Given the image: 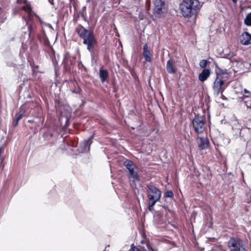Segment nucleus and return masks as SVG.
<instances>
[{
  "label": "nucleus",
  "instance_id": "f257e3e1",
  "mask_svg": "<svg viewBox=\"0 0 251 251\" xmlns=\"http://www.w3.org/2000/svg\"><path fill=\"white\" fill-rule=\"evenodd\" d=\"M77 32L79 36L83 39V43L87 46V50L90 52L92 59L94 60V49L98 42L93 32L82 27Z\"/></svg>",
  "mask_w": 251,
  "mask_h": 251
},
{
  "label": "nucleus",
  "instance_id": "f03ea898",
  "mask_svg": "<svg viewBox=\"0 0 251 251\" xmlns=\"http://www.w3.org/2000/svg\"><path fill=\"white\" fill-rule=\"evenodd\" d=\"M179 7L182 15L189 18L196 14L201 5L198 0H183Z\"/></svg>",
  "mask_w": 251,
  "mask_h": 251
},
{
  "label": "nucleus",
  "instance_id": "7ed1b4c3",
  "mask_svg": "<svg viewBox=\"0 0 251 251\" xmlns=\"http://www.w3.org/2000/svg\"><path fill=\"white\" fill-rule=\"evenodd\" d=\"M126 168L128 178L132 187L136 186V183L139 181V169L136 165L131 160H126L124 163Z\"/></svg>",
  "mask_w": 251,
  "mask_h": 251
},
{
  "label": "nucleus",
  "instance_id": "20e7f679",
  "mask_svg": "<svg viewBox=\"0 0 251 251\" xmlns=\"http://www.w3.org/2000/svg\"><path fill=\"white\" fill-rule=\"evenodd\" d=\"M21 14L22 15L23 18L25 20L26 25H27L29 36H30L34 28L32 22L34 16L30 6L28 4L26 3L25 5L22 7Z\"/></svg>",
  "mask_w": 251,
  "mask_h": 251
},
{
  "label": "nucleus",
  "instance_id": "39448f33",
  "mask_svg": "<svg viewBox=\"0 0 251 251\" xmlns=\"http://www.w3.org/2000/svg\"><path fill=\"white\" fill-rule=\"evenodd\" d=\"M229 251H247L245 242L238 238H231L227 242Z\"/></svg>",
  "mask_w": 251,
  "mask_h": 251
},
{
  "label": "nucleus",
  "instance_id": "423d86ee",
  "mask_svg": "<svg viewBox=\"0 0 251 251\" xmlns=\"http://www.w3.org/2000/svg\"><path fill=\"white\" fill-rule=\"evenodd\" d=\"M193 126L197 134L202 133L206 128V124L203 118L199 115L196 116L192 121Z\"/></svg>",
  "mask_w": 251,
  "mask_h": 251
},
{
  "label": "nucleus",
  "instance_id": "0eeeda50",
  "mask_svg": "<svg viewBox=\"0 0 251 251\" xmlns=\"http://www.w3.org/2000/svg\"><path fill=\"white\" fill-rule=\"evenodd\" d=\"M147 194L148 199H160L161 191L152 184L147 185Z\"/></svg>",
  "mask_w": 251,
  "mask_h": 251
},
{
  "label": "nucleus",
  "instance_id": "6e6552de",
  "mask_svg": "<svg viewBox=\"0 0 251 251\" xmlns=\"http://www.w3.org/2000/svg\"><path fill=\"white\" fill-rule=\"evenodd\" d=\"M154 4L153 14L156 17H161L163 15L165 7L166 0H153Z\"/></svg>",
  "mask_w": 251,
  "mask_h": 251
},
{
  "label": "nucleus",
  "instance_id": "1a4fd4ad",
  "mask_svg": "<svg viewBox=\"0 0 251 251\" xmlns=\"http://www.w3.org/2000/svg\"><path fill=\"white\" fill-rule=\"evenodd\" d=\"M222 74L217 75V77L214 82L213 89L214 94L218 95L220 93H222L224 90L223 85L225 82Z\"/></svg>",
  "mask_w": 251,
  "mask_h": 251
},
{
  "label": "nucleus",
  "instance_id": "9d476101",
  "mask_svg": "<svg viewBox=\"0 0 251 251\" xmlns=\"http://www.w3.org/2000/svg\"><path fill=\"white\" fill-rule=\"evenodd\" d=\"M93 136L90 137L88 139L84 140L80 144L79 151L81 152H86L89 151L90 146L92 143Z\"/></svg>",
  "mask_w": 251,
  "mask_h": 251
},
{
  "label": "nucleus",
  "instance_id": "9b49d317",
  "mask_svg": "<svg viewBox=\"0 0 251 251\" xmlns=\"http://www.w3.org/2000/svg\"><path fill=\"white\" fill-rule=\"evenodd\" d=\"M240 41L244 45L251 44V34L247 32H243L240 37Z\"/></svg>",
  "mask_w": 251,
  "mask_h": 251
},
{
  "label": "nucleus",
  "instance_id": "f8f14e48",
  "mask_svg": "<svg viewBox=\"0 0 251 251\" xmlns=\"http://www.w3.org/2000/svg\"><path fill=\"white\" fill-rule=\"evenodd\" d=\"M25 106H21L20 108V111L15 116L13 120V125L16 126L19 121L23 117L25 116Z\"/></svg>",
  "mask_w": 251,
  "mask_h": 251
},
{
  "label": "nucleus",
  "instance_id": "ddd939ff",
  "mask_svg": "<svg viewBox=\"0 0 251 251\" xmlns=\"http://www.w3.org/2000/svg\"><path fill=\"white\" fill-rule=\"evenodd\" d=\"M198 139H199L200 141L198 146L200 149L204 150L208 148L209 141L207 138L198 137Z\"/></svg>",
  "mask_w": 251,
  "mask_h": 251
},
{
  "label": "nucleus",
  "instance_id": "4468645a",
  "mask_svg": "<svg viewBox=\"0 0 251 251\" xmlns=\"http://www.w3.org/2000/svg\"><path fill=\"white\" fill-rule=\"evenodd\" d=\"M175 61L173 59H169L166 64V70L169 74H175L176 70L174 65Z\"/></svg>",
  "mask_w": 251,
  "mask_h": 251
},
{
  "label": "nucleus",
  "instance_id": "2eb2a0df",
  "mask_svg": "<svg viewBox=\"0 0 251 251\" xmlns=\"http://www.w3.org/2000/svg\"><path fill=\"white\" fill-rule=\"evenodd\" d=\"M143 55L146 61L149 62L151 61V54L147 44H146L143 47Z\"/></svg>",
  "mask_w": 251,
  "mask_h": 251
},
{
  "label": "nucleus",
  "instance_id": "dca6fc26",
  "mask_svg": "<svg viewBox=\"0 0 251 251\" xmlns=\"http://www.w3.org/2000/svg\"><path fill=\"white\" fill-rule=\"evenodd\" d=\"M210 74V71L208 69H204L202 70V71L200 74L199 75V79L201 81L203 82L209 77Z\"/></svg>",
  "mask_w": 251,
  "mask_h": 251
},
{
  "label": "nucleus",
  "instance_id": "f3484780",
  "mask_svg": "<svg viewBox=\"0 0 251 251\" xmlns=\"http://www.w3.org/2000/svg\"><path fill=\"white\" fill-rule=\"evenodd\" d=\"M99 76L101 81L104 82L108 77V72L107 70L103 69L102 68L100 70Z\"/></svg>",
  "mask_w": 251,
  "mask_h": 251
},
{
  "label": "nucleus",
  "instance_id": "a211bd4d",
  "mask_svg": "<svg viewBox=\"0 0 251 251\" xmlns=\"http://www.w3.org/2000/svg\"><path fill=\"white\" fill-rule=\"evenodd\" d=\"M244 22L246 25L248 26H251V13L247 15Z\"/></svg>",
  "mask_w": 251,
  "mask_h": 251
},
{
  "label": "nucleus",
  "instance_id": "6ab92c4d",
  "mask_svg": "<svg viewBox=\"0 0 251 251\" xmlns=\"http://www.w3.org/2000/svg\"><path fill=\"white\" fill-rule=\"evenodd\" d=\"M249 97L247 96L244 98V102L248 108H251V99L249 98Z\"/></svg>",
  "mask_w": 251,
  "mask_h": 251
},
{
  "label": "nucleus",
  "instance_id": "aec40b11",
  "mask_svg": "<svg viewBox=\"0 0 251 251\" xmlns=\"http://www.w3.org/2000/svg\"><path fill=\"white\" fill-rule=\"evenodd\" d=\"M149 205H151V207H154L155 204L156 202L158 201L160 199H149Z\"/></svg>",
  "mask_w": 251,
  "mask_h": 251
},
{
  "label": "nucleus",
  "instance_id": "412c9836",
  "mask_svg": "<svg viewBox=\"0 0 251 251\" xmlns=\"http://www.w3.org/2000/svg\"><path fill=\"white\" fill-rule=\"evenodd\" d=\"M164 196L166 198H172L174 197V193L172 191H168L165 193Z\"/></svg>",
  "mask_w": 251,
  "mask_h": 251
},
{
  "label": "nucleus",
  "instance_id": "4be33fe9",
  "mask_svg": "<svg viewBox=\"0 0 251 251\" xmlns=\"http://www.w3.org/2000/svg\"><path fill=\"white\" fill-rule=\"evenodd\" d=\"M207 64V61L206 60H201L199 63L200 66L201 68H205Z\"/></svg>",
  "mask_w": 251,
  "mask_h": 251
},
{
  "label": "nucleus",
  "instance_id": "5701e85b",
  "mask_svg": "<svg viewBox=\"0 0 251 251\" xmlns=\"http://www.w3.org/2000/svg\"><path fill=\"white\" fill-rule=\"evenodd\" d=\"M5 16L3 14H0V25L3 23H4L5 20Z\"/></svg>",
  "mask_w": 251,
  "mask_h": 251
},
{
  "label": "nucleus",
  "instance_id": "b1692460",
  "mask_svg": "<svg viewBox=\"0 0 251 251\" xmlns=\"http://www.w3.org/2000/svg\"><path fill=\"white\" fill-rule=\"evenodd\" d=\"M130 251H141L138 248L136 247L132 246Z\"/></svg>",
  "mask_w": 251,
  "mask_h": 251
},
{
  "label": "nucleus",
  "instance_id": "393cba45",
  "mask_svg": "<svg viewBox=\"0 0 251 251\" xmlns=\"http://www.w3.org/2000/svg\"><path fill=\"white\" fill-rule=\"evenodd\" d=\"M244 91L245 93L249 94L250 95H251V93H250L249 91H248L246 89H245L244 90Z\"/></svg>",
  "mask_w": 251,
  "mask_h": 251
},
{
  "label": "nucleus",
  "instance_id": "a878e982",
  "mask_svg": "<svg viewBox=\"0 0 251 251\" xmlns=\"http://www.w3.org/2000/svg\"><path fill=\"white\" fill-rule=\"evenodd\" d=\"M4 151V148L3 147H1L0 148V154Z\"/></svg>",
  "mask_w": 251,
  "mask_h": 251
},
{
  "label": "nucleus",
  "instance_id": "bb28decb",
  "mask_svg": "<svg viewBox=\"0 0 251 251\" xmlns=\"http://www.w3.org/2000/svg\"><path fill=\"white\" fill-rule=\"evenodd\" d=\"M148 208L150 211H152L153 209V207H151V205H149Z\"/></svg>",
  "mask_w": 251,
  "mask_h": 251
},
{
  "label": "nucleus",
  "instance_id": "cd10ccee",
  "mask_svg": "<svg viewBox=\"0 0 251 251\" xmlns=\"http://www.w3.org/2000/svg\"><path fill=\"white\" fill-rule=\"evenodd\" d=\"M233 54H232L231 55L229 54L227 57H228V58H232V57H233Z\"/></svg>",
  "mask_w": 251,
  "mask_h": 251
},
{
  "label": "nucleus",
  "instance_id": "c85d7f7f",
  "mask_svg": "<svg viewBox=\"0 0 251 251\" xmlns=\"http://www.w3.org/2000/svg\"><path fill=\"white\" fill-rule=\"evenodd\" d=\"M53 0H49V1L50 3H51V4H53Z\"/></svg>",
  "mask_w": 251,
  "mask_h": 251
},
{
  "label": "nucleus",
  "instance_id": "c756f323",
  "mask_svg": "<svg viewBox=\"0 0 251 251\" xmlns=\"http://www.w3.org/2000/svg\"><path fill=\"white\" fill-rule=\"evenodd\" d=\"M151 251H157L156 250H153V249L152 248H151Z\"/></svg>",
  "mask_w": 251,
  "mask_h": 251
},
{
  "label": "nucleus",
  "instance_id": "7c9ffc66",
  "mask_svg": "<svg viewBox=\"0 0 251 251\" xmlns=\"http://www.w3.org/2000/svg\"><path fill=\"white\" fill-rule=\"evenodd\" d=\"M234 2H236L237 0H232Z\"/></svg>",
  "mask_w": 251,
  "mask_h": 251
},
{
  "label": "nucleus",
  "instance_id": "2f4dec72",
  "mask_svg": "<svg viewBox=\"0 0 251 251\" xmlns=\"http://www.w3.org/2000/svg\"><path fill=\"white\" fill-rule=\"evenodd\" d=\"M49 26L50 27H51V28L52 27V26H51V25H49Z\"/></svg>",
  "mask_w": 251,
  "mask_h": 251
},
{
  "label": "nucleus",
  "instance_id": "473e14b6",
  "mask_svg": "<svg viewBox=\"0 0 251 251\" xmlns=\"http://www.w3.org/2000/svg\"><path fill=\"white\" fill-rule=\"evenodd\" d=\"M43 124V120L41 122V124L42 125Z\"/></svg>",
  "mask_w": 251,
  "mask_h": 251
},
{
  "label": "nucleus",
  "instance_id": "72a5a7b5",
  "mask_svg": "<svg viewBox=\"0 0 251 251\" xmlns=\"http://www.w3.org/2000/svg\"><path fill=\"white\" fill-rule=\"evenodd\" d=\"M250 65H251V63H250Z\"/></svg>",
  "mask_w": 251,
  "mask_h": 251
}]
</instances>
